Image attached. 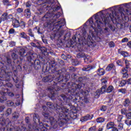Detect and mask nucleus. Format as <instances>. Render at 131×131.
Returning <instances> with one entry per match:
<instances>
[{"instance_id": "1", "label": "nucleus", "mask_w": 131, "mask_h": 131, "mask_svg": "<svg viewBox=\"0 0 131 131\" xmlns=\"http://www.w3.org/2000/svg\"><path fill=\"white\" fill-rule=\"evenodd\" d=\"M101 12H99L96 14L94 16V20H95V23L94 24V19H93V17H91L86 22V25L89 26H91L90 29L89 31V33L91 36H89L87 38V39H85V35H86V31L85 30H83L82 31V36L80 38H78V40L79 41L81 40L82 43H84V45H88L89 46H93L94 43V41H93V38L94 37V33L97 31L96 30V28L97 27H100V26L102 23H103L101 19H100V17H101Z\"/></svg>"}, {"instance_id": "2", "label": "nucleus", "mask_w": 131, "mask_h": 131, "mask_svg": "<svg viewBox=\"0 0 131 131\" xmlns=\"http://www.w3.org/2000/svg\"><path fill=\"white\" fill-rule=\"evenodd\" d=\"M106 89V86H103L101 89V91L100 92V90H97L96 91V93H95V96L96 97V98H99V97H100V94H103L104 92H105V90Z\"/></svg>"}, {"instance_id": "3", "label": "nucleus", "mask_w": 131, "mask_h": 131, "mask_svg": "<svg viewBox=\"0 0 131 131\" xmlns=\"http://www.w3.org/2000/svg\"><path fill=\"white\" fill-rule=\"evenodd\" d=\"M42 115L46 118L49 119L51 123H53V122H55V119L54 118V117H50V116L48 114H46V112H43Z\"/></svg>"}, {"instance_id": "4", "label": "nucleus", "mask_w": 131, "mask_h": 131, "mask_svg": "<svg viewBox=\"0 0 131 131\" xmlns=\"http://www.w3.org/2000/svg\"><path fill=\"white\" fill-rule=\"evenodd\" d=\"M12 25L14 28H17V27H19L20 26V23H19V21L18 20L14 19L12 20Z\"/></svg>"}, {"instance_id": "5", "label": "nucleus", "mask_w": 131, "mask_h": 131, "mask_svg": "<svg viewBox=\"0 0 131 131\" xmlns=\"http://www.w3.org/2000/svg\"><path fill=\"white\" fill-rule=\"evenodd\" d=\"M93 119V116L87 115L86 116L81 118V121H82V122H83V121H88V120H91V119Z\"/></svg>"}, {"instance_id": "6", "label": "nucleus", "mask_w": 131, "mask_h": 131, "mask_svg": "<svg viewBox=\"0 0 131 131\" xmlns=\"http://www.w3.org/2000/svg\"><path fill=\"white\" fill-rule=\"evenodd\" d=\"M8 19H10V17L7 13H4L1 16L2 22H3V21H6V20H8Z\"/></svg>"}, {"instance_id": "7", "label": "nucleus", "mask_w": 131, "mask_h": 131, "mask_svg": "<svg viewBox=\"0 0 131 131\" xmlns=\"http://www.w3.org/2000/svg\"><path fill=\"white\" fill-rule=\"evenodd\" d=\"M115 70V66L113 64H109L106 68V71H111V70Z\"/></svg>"}, {"instance_id": "8", "label": "nucleus", "mask_w": 131, "mask_h": 131, "mask_svg": "<svg viewBox=\"0 0 131 131\" xmlns=\"http://www.w3.org/2000/svg\"><path fill=\"white\" fill-rule=\"evenodd\" d=\"M94 68H96V67L88 66L87 67L83 68L82 69V70L83 71H90V70H92V69H94Z\"/></svg>"}, {"instance_id": "9", "label": "nucleus", "mask_w": 131, "mask_h": 131, "mask_svg": "<svg viewBox=\"0 0 131 131\" xmlns=\"http://www.w3.org/2000/svg\"><path fill=\"white\" fill-rule=\"evenodd\" d=\"M45 128V126L42 123H39L38 127H33L34 129H37V130H41V129Z\"/></svg>"}, {"instance_id": "10", "label": "nucleus", "mask_w": 131, "mask_h": 131, "mask_svg": "<svg viewBox=\"0 0 131 131\" xmlns=\"http://www.w3.org/2000/svg\"><path fill=\"white\" fill-rule=\"evenodd\" d=\"M119 86L122 88V86H124L125 84H126V81L125 80H122L120 81H118Z\"/></svg>"}, {"instance_id": "11", "label": "nucleus", "mask_w": 131, "mask_h": 131, "mask_svg": "<svg viewBox=\"0 0 131 131\" xmlns=\"http://www.w3.org/2000/svg\"><path fill=\"white\" fill-rule=\"evenodd\" d=\"M114 127V122H110L107 124L106 128L107 129H110V128H113Z\"/></svg>"}, {"instance_id": "12", "label": "nucleus", "mask_w": 131, "mask_h": 131, "mask_svg": "<svg viewBox=\"0 0 131 131\" xmlns=\"http://www.w3.org/2000/svg\"><path fill=\"white\" fill-rule=\"evenodd\" d=\"M31 15V13L30 12V10L27 9L25 10V16H26L27 18H29Z\"/></svg>"}, {"instance_id": "13", "label": "nucleus", "mask_w": 131, "mask_h": 131, "mask_svg": "<svg viewBox=\"0 0 131 131\" xmlns=\"http://www.w3.org/2000/svg\"><path fill=\"white\" fill-rule=\"evenodd\" d=\"M97 74L98 75H104L105 74V71L103 69H99L97 71Z\"/></svg>"}, {"instance_id": "14", "label": "nucleus", "mask_w": 131, "mask_h": 131, "mask_svg": "<svg viewBox=\"0 0 131 131\" xmlns=\"http://www.w3.org/2000/svg\"><path fill=\"white\" fill-rule=\"evenodd\" d=\"M33 120L35 122H36V121H38L39 122V117L38 116V115L37 114L34 115Z\"/></svg>"}, {"instance_id": "15", "label": "nucleus", "mask_w": 131, "mask_h": 131, "mask_svg": "<svg viewBox=\"0 0 131 131\" xmlns=\"http://www.w3.org/2000/svg\"><path fill=\"white\" fill-rule=\"evenodd\" d=\"M25 50L23 48H21L19 50V55L20 56H21V57H25V55H24V54H25Z\"/></svg>"}, {"instance_id": "16", "label": "nucleus", "mask_w": 131, "mask_h": 131, "mask_svg": "<svg viewBox=\"0 0 131 131\" xmlns=\"http://www.w3.org/2000/svg\"><path fill=\"white\" fill-rule=\"evenodd\" d=\"M129 104H130V100L129 99H126L124 102V105L125 107H127V106H129Z\"/></svg>"}, {"instance_id": "17", "label": "nucleus", "mask_w": 131, "mask_h": 131, "mask_svg": "<svg viewBox=\"0 0 131 131\" xmlns=\"http://www.w3.org/2000/svg\"><path fill=\"white\" fill-rule=\"evenodd\" d=\"M119 54H120L123 57H128V53L125 51L119 52Z\"/></svg>"}, {"instance_id": "18", "label": "nucleus", "mask_w": 131, "mask_h": 131, "mask_svg": "<svg viewBox=\"0 0 131 131\" xmlns=\"http://www.w3.org/2000/svg\"><path fill=\"white\" fill-rule=\"evenodd\" d=\"M3 3L5 6H11L10 0H3Z\"/></svg>"}, {"instance_id": "19", "label": "nucleus", "mask_w": 131, "mask_h": 131, "mask_svg": "<svg viewBox=\"0 0 131 131\" xmlns=\"http://www.w3.org/2000/svg\"><path fill=\"white\" fill-rule=\"evenodd\" d=\"M96 121L98 123H102V122H104V121H105V119L103 118H99L97 119Z\"/></svg>"}, {"instance_id": "20", "label": "nucleus", "mask_w": 131, "mask_h": 131, "mask_svg": "<svg viewBox=\"0 0 131 131\" xmlns=\"http://www.w3.org/2000/svg\"><path fill=\"white\" fill-rule=\"evenodd\" d=\"M91 57L87 56L84 58V60L85 61V62H88V63H91V62H92V61L91 60Z\"/></svg>"}, {"instance_id": "21", "label": "nucleus", "mask_w": 131, "mask_h": 131, "mask_svg": "<svg viewBox=\"0 0 131 131\" xmlns=\"http://www.w3.org/2000/svg\"><path fill=\"white\" fill-rule=\"evenodd\" d=\"M118 93H121V94H125L126 93V89H121L118 90Z\"/></svg>"}, {"instance_id": "22", "label": "nucleus", "mask_w": 131, "mask_h": 131, "mask_svg": "<svg viewBox=\"0 0 131 131\" xmlns=\"http://www.w3.org/2000/svg\"><path fill=\"white\" fill-rule=\"evenodd\" d=\"M114 90L113 86H109L107 89V93H111Z\"/></svg>"}, {"instance_id": "23", "label": "nucleus", "mask_w": 131, "mask_h": 131, "mask_svg": "<svg viewBox=\"0 0 131 131\" xmlns=\"http://www.w3.org/2000/svg\"><path fill=\"white\" fill-rule=\"evenodd\" d=\"M20 37H22L23 38H27V35H26V34L24 32L20 33Z\"/></svg>"}, {"instance_id": "24", "label": "nucleus", "mask_w": 131, "mask_h": 131, "mask_svg": "<svg viewBox=\"0 0 131 131\" xmlns=\"http://www.w3.org/2000/svg\"><path fill=\"white\" fill-rule=\"evenodd\" d=\"M121 113L123 115H125L127 113V110L125 108H123L121 110Z\"/></svg>"}, {"instance_id": "25", "label": "nucleus", "mask_w": 131, "mask_h": 131, "mask_svg": "<svg viewBox=\"0 0 131 131\" xmlns=\"http://www.w3.org/2000/svg\"><path fill=\"white\" fill-rule=\"evenodd\" d=\"M127 69H128V67H126V68L122 69L121 73H127Z\"/></svg>"}, {"instance_id": "26", "label": "nucleus", "mask_w": 131, "mask_h": 131, "mask_svg": "<svg viewBox=\"0 0 131 131\" xmlns=\"http://www.w3.org/2000/svg\"><path fill=\"white\" fill-rule=\"evenodd\" d=\"M23 11H24V9L23 8H19L16 9L17 13H18L19 14L23 13Z\"/></svg>"}, {"instance_id": "27", "label": "nucleus", "mask_w": 131, "mask_h": 131, "mask_svg": "<svg viewBox=\"0 0 131 131\" xmlns=\"http://www.w3.org/2000/svg\"><path fill=\"white\" fill-rule=\"evenodd\" d=\"M61 110L63 113H65V112H68V109L66 108L65 107H62L61 108Z\"/></svg>"}, {"instance_id": "28", "label": "nucleus", "mask_w": 131, "mask_h": 131, "mask_svg": "<svg viewBox=\"0 0 131 131\" xmlns=\"http://www.w3.org/2000/svg\"><path fill=\"white\" fill-rule=\"evenodd\" d=\"M31 6V2L30 1H28L26 3V8H29Z\"/></svg>"}, {"instance_id": "29", "label": "nucleus", "mask_w": 131, "mask_h": 131, "mask_svg": "<svg viewBox=\"0 0 131 131\" xmlns=\"http://www.w3.org/2000/svg\"><path fill=\"white\" fill-rule=\"evenodd\" d=\"M28 33H29V35L30 36H32V37H33V36H34V35L33 33H32V30L29 29V31H28Z\"/></svg>"}, {"instance_id": "30", "label": "nucleus", "mask_w": 131, "mask_h": 131, "mask_svg": "<svg viewBox=\"0 0 131 131\" xmlns=\"http://www.w3.org/2000/svg\"><path fill=\"white\" fill-rule=\"evenodd\" d=\"M20 26H21V28H25V23L24 21H21L20 23L19 24Z\"/></svg>"}, {"instance_id": "31", "label": "nucleus", "mask_w": 131, "mask_h": 131, "mask_svg": "<svg viewBox=\"0 0 131 131\" xmlns=\"http://www.w3.org/2000/svg\"><path fill=\"white\" fill-rule=\"evenodd\" d=\"M49 77H45L42 79V81L44 82H47V81H49Z\"/></svg>"}, {"instance_id": "32", "label": "nucleus", "mask_w": 131, "mask_h": 131, "mask_svg": "<svg viewBox=\"0 0 131 131\" xmlns=\"http://www.w3.org/2000/svg\"><path fill=\"white\" fill-rule=\"evenodd\" d=\"M122 120V116L120 115V116H118V118H117L118 122H120Z\"/></svg>"}, {"instance_id": "33", "label": "nucleus", "mask_w": 131, "mask_h": 131, "mask_svg": "<svg viewBox=\"0 0 131 131\" xmlns=\"http://www.w3.org/2000/svg\"><path fill=\"white\" fill-rule=\"evenodd\" d=\"M109 46L110 48H114V47H115V44L113 42L111 41L109 43Z\"/></svg>"}, {"instance_id": "34", "label": "nucleus", "mask_w": 131, "mask_h": 131, "mask_svg": "<svg viewBox=\"0 0 131 131\" xmlns=\"http://www.w3.org/2000/svg\"><path fill=\"white\" fill-rule=\"evenodd\" d=\"M9 34H13L15 33V30L14 29H11L9 31Z\"/></svg>"}, {"instance_id": "35", "label": "nucleus", "mask_w": 131, "mask_h": 131, "mask_svg": "<svg viewBox=\"0 0 131 131\" xmlns=\"http://www.w3.org/2000/svg\"><path fill=\"white\" fill-rule=\"evenodd\" d=\"M11 56H12L13 60H16L17 58V55H16L15 53H12Z\"/></svg>"}, {"instance_id": "36", "label": "nucleus", "mask_w": 131, "mask_h": 131, "mask_svg": "<svg viewBox=\"0 0 131 131\" xmlns=\"http://www.w3.org/2000/svg\"><path fill=\"white\" fill-rule=\"evenodd\" d=\"M47 106L49 107V108H51L52 109L54 108L53 107V104L51 102L47 103Z\"/></svg>"}, {"instance_id": "37", "label": "nucleus", "mask_w": 131, "mask_h": 131, "mask_svg": "<svg viewBox=\"0 0 131 131\" xmlns=\"http://www.w3.org/2000/svg\"><path fill=\"white\" fill-rule=\"evenodd\" d=\"M118 129H122V128H123V125H122V124H119L118 125Z\"/></svg>"}, {"instance_id": "38", "label": "nucleus", "mask_w": 131, "mask_h": 131, "mask_svg": "<svg viewBox=\"0 0 131 131\" xmlns=\"http://www.w3.org/2000/svg\"><path fill=\"white\" fill-rule=\"evenodd\" d=\"M128 41V38L125 37L122 39V42H127Z\"/></svg>"}, {"instance_id": "39", "label": "nucleus", "mask_w": 131, "mask_h": 131, "mask_svg": "<svg viewBox=\"0 0 131 131\" xmlns=\"http://www.w3.org/2000/svg\"><path fill=\"white\" fill-rule=\"evenodd\" d=\"M122 74H123V78H126L128 77V74H127V73H123Z\"/></svg>"}, {"instance_id": "40", "label": "nucleus", "mask_w": 131, "mask_h": 131, "mask_svg": "<svg viewBox=\"0 0 131 131\" xmlns=\"http://www.w3.org/2000/svg\"><path fill=\"white\" fill-rule=\"evenodd\" d=\"M125 123L127 125H131V120L129 121L128 120L125 121Z\"/></svg>"}, {"instance_id": "41", "label": "nucleus", "mask_w": 131, "mask_h": 131, "mask_svg": "<svg viewBox=\"0 0 131 131\" xmlns=\"http://www.w3.org/2000/svg\"><path fill=\"white\" fill-rule=\"evenodd\" d=\"M101 111H105L107 110V106H103L101 108Z\"/></svg>"}, {"instance_id": "42", "label": "nucleus", "mask_w": 131, "mask_h": 131, "mask_svg": "<svg viewBox=\"0 0 131 131\" xmlns=\"http://www.w3.org/2000/svg\"><path fill=\"white\" fill-rule=\"evenodd\" d=\"M16 46V43L15 42L11 41L10 43V47H14Z\"/></svg>"}, {"instance_id": "43", "label": "nucleus", "mask_w": 131, "mask_h": 131, "mask_svg": "<svg viewBox=\"0 0 131 131\" xmlns=\"http://www.w3.org/2000/svg\"><path fill=\"white\" fill-rule=\"evenodd\" d=\"M126 116L127 118H128L129 119H131V113H128L126 115Z\"/></svg>"}, {"instance_id": "44", "label": "nucleus", "mask_w": 131, "mask_h": 131, "mask_svg": "<svg viewBox=\"0 0 131 131\" xmlns=\"http://www.w3.org/2000/svg\"><path fill=\"white\" fill-rule=\"evenodd\" d=\"M126 82L127 84H131V78L128 79Z\"/></svg>"}, {"instance_id": "45", "label": "nucleus", "mask_w": 131, "mask_h": 131, "mask_svg": "<svg viewBox=\"0 0 131 131\" xmlns=\"http://www.w3.org/2000/svg\"><path fill=\"white\" fill-rule=\"evenodd\" d=\"M89 131H96V126H93L90 128Z\"/></svg>"}, {"instance_id": "46", "label": "nucleus", "mask_w": 131, "mask_h": 131, "mask_svg": "<svg viewBox=\"0 0 131 131\" xmlns=\"http://www.w3.org/2000/svg\"><path fill=\"white\" fill-rule=\"evenodd\" d=\"M125 63L126 67H128V66H129V62H128V61L126 60L125 61Z\"/></svg>"}, {"instance_id": "47", "label": "nucleus", "mask_w": 131, "mask_h": 131, "mask_svg": "<svg viewBox=\"0 0 131 131\" xmlns=\"http://www.w3.org/2000/svg\"><path fill=\"white\" fill-rule=\"evenodd\" d=\"M101 82H102V83H106L107 82V80H106L105 79H102L101 80Z\"/></svg>"}, {"instance_id": "48", "label": "nucleus", "mask_w": 131, "mask_h": 131, "mask_svg": "<svg viewBox=\"0 0 131 131\" xmlns=\"http://www.w3.org/2000/svg\"><path fill=\"white\" fill-rule=\"evenodd\" d=\"M83 54H78V58H82L83 57Z\"/></svg>"}, {"instance_id": "49", "label": "nucleus", "mask_w": 131, "mask_h": 131, "mask_svg": "<svg viewBox=\"0 0 131 131\" xmlns=\"http://www.w3.org/2000/svg\"><path fill=\"white\" fill-rule=\"evenodd\" d=\"M117 64L119 65V66H121V61L120 60H118L117 61Z\"/></svg>"}, {"instance_id": "50", "label": "nucleus", "mask_w": 131, "mask_h": 131, "mask_svg": "<svg viewBox=\"0 0 131 131\" xmlns=\"http://www.w3.org/2000/svg\"><path fill=\"white\" fill-rule=\"evenodd\" d=\"M31 46H32V47H34V48H36V45L33 42L31 43Z\"/></svg>"}, {"instance_id": "51", "label": "nucleus", "mask_w": 131, "mask_h": 131, "mask_svg": "<svg viewBox=\"0 0 131 131\" xmlns=\"http://www.w3.org/2000/svg\"><path fill=\"white\" fill-rule=\"evenodd\" d=\"M102 21H103V22H104L105 24L107 23V22H108V20H107V19L106 18L102 19Z\"/></svg>"}, {"instance_id": "52", "label": "nucleus", "mask_w": 131, "mask_h": 131, "mask_svg": "<svg viewBox=\"0 0 131 131\" xmlns=\"http://www.w3.org/2000/svg\"><path fill=\"white\" fill-rule=\"evenodd\" d=\"M127 45L128 47L130 49L131 48V41L128 42Z\"/></svg>"}, {"instance_id": "53", "label": "nucleus", "mask_w": 131, "mask_h": 131, "mask_svg": "<svg viewBox=\"0 0 131 131\" xmlns=\"http://www.w3.org/2000/svg\"><path fill=\"white\" fill-rule=\"evenodd\" d=\"M76 36H77V34L75 35L73 37V40H74V41H75V39H76Z\"/></svg>"}, {"instance_id": "54", "label": "nucleus", "mask_w": 131, "mask_h": 131, "mask_svg": "<svg viewBox=\"0 0 131 131\" xmlns=\"http://www.w3.org/2000/svg\"><path fill=\"white\" fill-rule=\"evenodd\" d=\"M113 131H118V129H117V128L114 127L113 128Z\"/></svg>"}, {"instance_id": "55", "label": "nucleus", "mask_w": 131, "mask_h": 131, "mask_svg": "<svg viewBox=\"0 0 131 131\" xmlns=\"http://www.w3.org/2000/svg\"><path fill=\"white\" fill-rule=\"evenodd\" d=\"M9 96H11V97H13V96H14V94L12 92H10L9 94Z\"/></svg>"}, {"instance_id": "56", "label": "nucleus", "mask_w": 131, "mask_h": 131, "mask_svg": "<svg viewBox=\"0 0 131 131\" xmlns=\"http://www.w3.org/2000/svg\"><path fill=\"white\" fill-rule=\"evenodd\" d=\"M19 105H20V102H16V106H19Z\"/></svg>"}, {"instance_id": "57", "label": "nucleus", "mask_w": 131, "mask_h": 131, "mask_svg": "<svg viewBox=\"0 0 131 131\" xmlns=\"http://www.w3.org/2000/svg\"><path fill=\"white\" fill-rule=\"evenodd\" d=\"M98 131H103V128H99Z\"/></svg>"}, {"instance_id": "58", "label": "nucleus", "mask_w": 131, "mask_h": 131, "mask_svg": "<svg viewBox=\"0 0 131 131\" xmlns=\"http://www.w3.org/2000/svg\"><path fill=\"white\" fill-rule=\"evenodd\" d=\"M42 108H43L44 111H45L46 109H47V107L45 106H43Z\"/></svg>"}, {"instance_id": "59", "label": "nucleus", "mask_w": 131, "mask_h": 131, "mask_svg": "<svg viewBox=\"0 0 131 131\" xmlns=\"http://www.w3.org/2000/svg\"><path fill=\"white\" fill-rule=\"evenodd\" d=\"M10 105H11V106L13 105H14V103L11 102H10Z\"/></svg>"}, {"instance_id": "60", "label": "nucleus", "mask_w": 131, "mask_h": 131, "mask_svg": "<svg viewBox=\"0 0 131 131\" xmlns=\"http://www.w3.org/2000/svg\"><path fill=\"white\" fill-rule=\"evenodd\" d=\"M59 9H60V7H57V10H59Z\"/></svg>"}, {"instance_id": "61", "label": "nucleus", "mask_w": 131, "mask_h": 131, "mask_svg": "<svg viewBox=\"0 0 131 131\" xmlns=\"http://www.w3.org/2000/svg\"><path fill=\"white\" fill-rule=\"evenodd\" d=\"M2 42H3V40H0V43H2Z\"/></svg>"}, {"instance_id": "62", "label": "nucleus", "mask_w": 131, "mask_h": 131, "mask_svg": "<svg viewBox=\"0 0 131 131\" xmlns=\"http://www.w3.org/2000/svg\"><path fill=\"white\" fill-rule=\"evenodd\" d=\"M0 23H2V18H0Z\"/></svg>"}, {"instance_id": "63", "label": "nucleus", "mask_w": 131, "mask_h": 131, "mask_svg": "<svg viewBox=\"0 0 131 131\" xmlns=\"http://www.w3.org/2000/svg\"><path fill=\"white\" fill-rule=\"evenodd\" d=\"M78 88H81V86L78 85Z\"/></svg>"}, {"instance_id": "64", "label": "nucleus", "mask_w": 131, "mask_h": 131, "mask_svg": "<svg viewBox=\"0 0 131 131\" xmlns=\"http://www.w3.org/2000/svg\"><path fill=\"white\" fill-rule=\"evenodd\" d=\"M130 95H131V90L130 91Z\"/></svg>"}]
</instances>
